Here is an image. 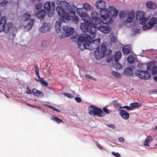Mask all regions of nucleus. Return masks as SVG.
<instances>
[{
    "instance_id": "8fccbe9b",
    "label": "nucleus",
    "mask_w": 157,
    "mask_h": 157,
    "mask_svg": "<svg viewBox=\"0 0 157 157\" xmlns=\"http://www.w3.org/2000/svg\"><path fill=\"white\" fill-rule=\"evenodd\" d=\"M86 78H91L92 79H94V80H95V79L94 78L92 77L91 76H90L89 74H86Z\"/></svg>"
},
{
    "instance_id": "39448f33",
    "label": "nucleus",
    "mask_w": 157,
    "mask_h": 157,
    "mask_svg": "<svg viewBox=\"0 0 157 157\" xmlns=\"http://www.w3.org/2000/svg\"><path fill=\"white\" fill-rule=\"evenodd\" d=\"M59 4L60 6H57L56 8L58 15L62 17L63 20H69L70 17L69 13L66 12L63 10L64 8L67 7L68 4L65 1H61L60 2Z\"/></svg>"
},
{
    "instance_id": "37998d69",
    "label": "nucleus",
    "mask_w": 157,
    "mask_h": 157,
    "mask_svg": "<svg viewBox=\"0 0 157 157\" xmlns=\"http://www.w3.org/2000/svg\"><path fill=\"white\" fill-rule=\"evenodd\" d=\"M112 154L117 157H121L120 154L118 152H115L114 151H113L112 152Z\"/></svg>"
},
{
    "instance_id": "a18cd8bd",
    "label": "nucleus",
    "mask_w": 157,
    "mask_h": 157,
    "mask_svg": "<svg viewBox=\"0 0 157 157\" xmlns=\"http://www.w3.org/2000/svg\"><path fill=\"white\" fill-rule=\"evenodd\" d=\"M64 95L67 96L69 98H72L73 97V96L71 94H68V93H65L64 94Z\"/></svg>"
},
{
    "instance_id": "5701e85b",
    "label": "nucleus",
    "mask_w": 157,
    "mask_h": 157,
    "mask_svg": "<svg viewBox=\"0 0 157 157\" xmlns=\"http://www.w3.org/2000/svg\"><path fill=\"white\" fill-rule=\"evenodd\" d=\"M55 27L57 33L61 31V21H58L56 22Z\"/></svg>"
},
{
    "instance_id": "bf43d9fd",
    "label": "nucleus",
    "mask_w": 157,
    "mask_h": 157,
    "mask_svg": "<svg viewBox=\"0 0 157 157\" xmlns=\"http://www.w3.org/2000/svg\"><path fill=\"white\" fill-rule=\"evenodd\" d=\"M154 129L155 130H156L157 129V126H156L154 128Z\"/></svg>"
},
{
    "instance_id": "cd10ccee",
    "label": "nucleus",
    "mask_w": 157,
    "mask_h": 157,
    "mask_svg": "<svg viewBox=\"0 0 157 157\" xmlns=\"http://www.w3.org/2000/svg\"><path fill=\"white\" fill-rule=\"evenodd\" d=\"M128 13L127 11H121L119 13V15L120 18H123L126 17V14Z\"/></svg>"
},
{
    "instance_id": "f03ea898",
    "label": "nucleus",
    "mask_w": 157,
    "mask_h": 157,
    "mask_svg": "<svg viewBox=\"0 0 157 157\" xmlns=\"http://www.w3.org/2000/svg\"><path fill=\"white\" fill-rule=\"evenodd\" d=\"M90 35V38L87 39V45L88 49L93 50L96 48L97 49L95 50L94 54L97 59H100L104 57L106 54V46L102 44L101 46H98L100 44V39L92 40L94 38H93L91 35Z\"/></svg>"
},
{
    "instance_id": "5fc2aeb1",
    "label": "nucleus",
    "mask_w": 157,
    "mask_h": 157,
    "mask_svg": "<svg viewBox=\"0 0 157 157\" xmlns=\"http://www.w3.org/2000/svg\"><path fill=\"white\" fill-rule=\"evenodd\" d=\"M38 77L39 78L38 79L35 78L34 79H35L36 81L37 82H39V81L40 82V81L41 80V78H42L40 77V76Z\"/></svg>"
},
{
    "instance_id": "6e6552de",
    "label": "nucleus",
    "mask_w": 157,
    "mask_h": 157,
    "mask_svg": "<svg viewBox=\"0 0 157 157\" xmlns=\"http://www.w3.org/2000/svg\"><path fill=\"white\" fill-rule=\"evenodd\" d=\"M89 114L91 116H97L99 117L104 116L105 114L102 109L94 105H91L89 107Z\"/></svg>"
},
{
    "instance_id": "f8f14e48",
    "label": "nucleus",
    "mask_w": 157,
    "mask_h": 157,
    "mask_svg": "<svg viewBox=\"0 0 157 157\" xmlns=\"http://www.w3.org/2000/svg\"><path fill=\"white\" fill-rule=\"evenodd\" d=\"M157 23V18L152 17L149 20L148 24L146 22L145 24L142 27V29L144 30L150 29Z\"/></svg>"
},
{
    "instance_id": "4c0bfd02",
    "label": "nucleus",
    "mask_w": 157,
    "mask_h": 157,
    "mask_svg": "<svg viewBox=\"0 0 157 157\" xmlns=\"http://www.w3.org/2000/svg\"><path fill=\"white\" fill-rule=\"evenodd\" d=\"M39 70L38 67L37 66H35V73L37 77H39Z\"/></svg>"
},
{
    "instance_id": "6e6d98bb",
    "label": "nucleus",
    "mask_w": 157,
    "mask_h": 157,
    "mask_svg": "<svg viewBox=\"0 0 157 157\" xmlns=\"http://www.w3.org/2000/svg\"><path fill=\"white\" fill-rule=\"evenodd\" d=\"M47 42L46 41H43L41 43L42 46H44L45 44H46Z\"/></svg>"
},
{
    "instance_id": "1a4fd4ad",
    "label": "nucleus",
    "mask_w": 157,
    "mask_h": 157,
    "mask_svg": "<svg viewBox=\"0 0 157 157\" xmlns=\"http://www.w3.org/2000/svg\"><path fill=\"white\" fill-rule=\"evenodd\" d=\"M44 8L47 12V15L49 17H52L54 13L55 4L54 2L51 3L49 1L46 2L44 5Z\"/></svg>"
},
{
    "instance_id": "72a5a7b5",
    "label": "nucleus",
    "mask_w": 157,
    "mask_h": 157,
    "mask_svg": "<svg viewBox=\"0 0 157 157\" xmlns=\"http://www.w3.org/2000/svg\"><path fill=\"white\" fill-rule=\"evenodd\" d=\"M114 67L117 70H119L122 68V67L120 63L117 62L114 65Z\"/></svg>"
},
{
    "instance_id": "7ed1b4c3",
    "label": "nucleus",
    "mask_w": 157,
    "mask_h": 157,
    "mask_svg": "<svg viewBox=\"0 0 157 157\" xmlns=\"http://www.w3.org/2000/svg\"><path fill=\"white\" fill-rule=\"evenodd\" d=\"M96 6L98 9L100 10V14L103 20H105L109 18V14L113 17L115 18L118 13V11L113 6L109 7V11L108 9H105V3L103 1H97L96 3Z\"/></svg>"
},
{
    "instance_id": "4468645a",
    "label": "nucleus",
    "mask_w": 157,
    "mask_h": 157,
    "mask_svg": "<svg viewBox=\"0 0 157 157\" xmlns=\"http://www.w3.org/2000/svg\"><path fill=\"white\" fill-rule=\"evenodd\" d=\"M135 13L134 11H131L128 12L127 20L125 22L131 23L134 18Z\"/></svg>"
},
{
    "instance_id": "a211bd4d",
    "label": "nucleus",
    "mask_w": 157,
    "mask_h": 157,
    "mask_svg": "<svg viewBox=\"0 0 157 157\" xmlns=\"http://www.w3.org/2000/svg\"><path fill=\"white\" fill-rule=\"evenodd\" d=\"M120 114L121 117L124 119H128L129 117V114L125 110L121 109L120 111Z\"/></svg>"
},
{
    "instance_id": "20e7f679",
    "label": "nucleus",
    "mask_w": 157,
    "mask_h": 157,
    "mask_svg": "<svg viewBox=\"0 0 157 157\" xmlns=\"http://www.w3.org/2000/svg\"><path fill=\"white\" fill-rule=\"evenodd\" d=\"M109 22L104 23L102 21L97 24L91 23L90 24L92 25V27L90 29L89 32L90 35H91L93 38H95L96 36V29L101 32L105 34H107L109 33L111 30V27L109 25Z\"/></svg>"
},
{
    "instance_id": "c9c22d12",
    "label": "nucleus",
    "mask_w": 157,
    "mask_h": 157,
    "mask_svg": "<svg viewBox=\"0 0 157 157\" xmlns=\"http://www.w3.org/2000/svg\"><path fill=\"white\" fill-rule=\"evenodd\" d=\"M72 20L75 23L77 24L79 21V19L78 17H77L76 16H75L71 17Z\"/></svg>"
},
{
    "instance_id": "4be33fe9",
    "label": "nucleus",
    "mask_w": 157,
    "mask_h": 157,
    "mask_svg": "<svg viewBox=\"0 0 157 157\" xmlns=\"http://www.w3.org/2000/svg\"><path fill=\"white\" fill-rule=\"evenodd\" d=\"M34 20L33 19L30 21L25 26V31H29L31 29L34 24Z\"/></svg>"
},
{
    "instance_id": "09e8293b",
    "label": "nucleus",
    "mask_w": 157,
    "mask_h": 157,
    "mask_svg": "<svg viewBox=\"0 0 157 157\" xmlns=\"http://www.w3.org/2000/svg\"><path fill=\"white\" fill-rule=\"evenodd\" d=\"M107 126L111 128H112L114 129L115 127L114 124H110L107 125Z\"/></svg>"
},
{
    "instance_id": "de8ad7c7",
    "label": "nucleus",
    "mask_w": 157,
    "mask_h": 157,
    "mask_svg": "<svg viewBox=\"0 0 157 157\" xmlns=\"http://www.w3.org/2000/svg\"><path fill=\"white\" fill-rule=\"evenodd\" d=\"M27 93L29 94H32V92L30 89L28 87H27L26 88V92Z\"/></svg>"
},
{
    "instance_id": "774afa93",
    "label": "nucleus",
    "mask_w": 157,
    "mask_h": 157,
    "mask_svg": "<svg viewBox=\"0 0 157 157\" xmlns=\"http://www.w3.org/2000/svg\"><path fill=\"white\" fill-rule=\"evenodd\" d=\"M137 30L138 31H140V30H139V29H137Z\"/></svg>"
},
{
    "instance_id": "aec40b11",
    "label": "nucleus",
    "mask_w": 157,
    "mask_h": 157,
    "mask_svg": "<svg viewBox=\"0 0 157 157\" xmlns=\"http://www.w3.org/2000/svg\"><path fill=\"white\" fill-rule=\"evenodd\" d=\"M133 72L132 70L130 68L127 67L125 69L123 74L128 76H130L133 75Z\"/></svg>"
},
{
    "instance_id": "9b49d317",
    "label": "nucleus",
    "mask_w": 157,
    "mask_h": 157,
    "mask_svg": "<svg viewBox=\"0 0 157 157\" xmlns=\"http://www.w3.org/2000/svg\"><path fill=\"white\" fill-rule=\"evenodd\" d=\"M135 74L138 77L141 79L147 80L151 78L150 73L146 71L137 70L135 71Z\"/></svg>"
},
{
    "instance_id": "0eeeda50",
    "label": "nucleus",
    "mask_w": 157,
    "mask_h": 157,
    "mask_svg": "<svg viewBox=\"0 0 157 157\" xmlns=\"http://www.w3.org/2000/svg\"><path fill=\"white\" fill-rule=\"evenodd\" d=\"M6 18L4 17L1 20L0 32H3L5 33H8L12 27L13 24L10 22H6Z\"/></svg>"
},
{
    "instance_id": "7c9ffc66",
    "label": "nucleus",
    "mask_w": 157,
    "mask_h": 157,
    "mask_svg": "<svg viewBox=\"0 0 157 157\" xmlns=\"http://www.w3.org/2000/svg\"><path fill=\"white\" fill-rule=\"evenodd\" d=\"M134 57L132 55L129 56L127 58V61L130 63H132L134 61Z\"/></svg>"
},
{
    "instance_id": "6ab92c4d",
    "label": "nucleus",
    "mask_w": 157,
    "mask_h": 157,
    "mask_svg": "<svg viewBox=\"0 0 157 157\" xmlns=\"http://www.w3.org/2000/svg\"><path fill=\"white\" fill-rule=\"evenodd\" d=\"M146 6L148 9L155 10L156 8V5L155 2H153L151 1H149L147 2Z\"/></svg>"
},
{
    "instance_id": "2eb2a0df",
    "label": "nucleus",
    "mask_w": 157,
    "mask_h": 157,
    "mask_svg": "<svg viewBox=\"0 0 157 157\" xmlns=\"http://www.w3.org/2000/svg\"><path fill=\"white\" fill-rule=\"evenodd\" d=\"M46 15V12L44 10L39 11L35 14L36 16L39 19H44Z\"/></svg>"
},
{
    "instance_id": "58836bf2",
    "label": "nucleus",
    "mask_w": 157,
    "mask_h": 157,
    "mask_svg": "<svg viewBox=\"0 0 157 157\" xmlns=\"http://www.w3.org/2000/svg\"><path fill=\"white\" fill-rule=\"evenodd\" d=\"M42 6V4L40 2H38L36 4L35 7L36 9L38 10L40 9Z\"/></svg>"
},
{
    "instance_id": "473e14b6",
    "label": "nucleus",
    "mask_w": 157,
    "mask_h": 157,
    "mask_svg": "<svg viewBox=\"0 0 157 157\" xmlns=\"http://www.w3.org/2000/svg\"><path fill=\"white\" fill-rule=\"evenodd\" d=\"M112 75L115 77L117 78H121V75L120 74L117 73L116 71H113L112 72Z\"/></svg>"
},
{
    "instance_id": "c03bdc74",
    "label": "nucleus",
    "mask_w": 157,
    "mask_h": 157,
    "mask_svg": "<svg viewBox=\"0 0 157 157\" xmlns=\"http://www.w3.org/2000/svg\"><path fill=\"white\" fill-rule=\"evenodd\" d=\"M50 108L52 109L53 110L55 111L56 112H59L60 111L58 109L54 107L51 106H50Z\"/></svg>"
},
{
    "instance_id": "c85d7f7f",
    "label": "nucleus",
    "mask_w": 157,
    "mask_h": 157,
    "mask_svg": "<svg viewBox=\"0 0 157 157\" xmlns=\"http://www.w3.org/2000/svg\"><path fill=\"white\" fill-rule=\"evenodd\" d=\"M113 56L112 54H108L106 58V60L107 62H109L113 59Z\"/></svg>"
},
{
    "instance_id": "b1692460",
    "label": "nucleus",
    "mask_w": 157,
    "mask_h": 157,
    "mask_svg": "<svg viewBox=\"0 0 157 157\" xmlns=\"http://www.w3.org/2000/svg\"><path fill=\"white\" fill-rule=\"evenodd\" d=\"M32 93L34 95L38 97H42L43 96V94L42 92L38 91L35 89H33Z\"/></svg>"
},
{
    "instance_id": "f257e3e1",
    "label": "nucleus",
    "mask_w": 157,
    "mask_h": 157,
    "mask_svg": "<svg viewBox=\"0 0 157 157\" xmlns=\"http://www.w3.org/2000/svg\"><path fill=\"white\" fill-rule=\"evenodd\" d=\"M76 12L81 17L82 19L85 21V22L80 24V27L82 31L84 32H89L90 29L92 27L91 23L94 24H97L101 21V20L99 18V14L96 12H92L91 13V18L85 12L82 8L77 9Z\"/></svg>"
},
{
    "instance_id": "e433bc0d",
    "label": "nucleus",
    "mask_w": 157,
    "mask_h": 157,
    "mask_svg": "<svg viewBox=\"0 0 157 157\" xmlns=\"http://www.w3.org/2000/svg\"><path fill=\"white\" fill-rule=\"evenodd\" d=\"M157 73V66L153 67L151 70V73L153 75H155Z\"/></svg>"
},
{
    "instance_id": "9d476101",
    "label": "nucleus",
    "mask_w": 157,
    "mask_h": 157,
    "mask_svg": "<svg viewBox=\"0 0 157 157\" xmlns=\"http://www.w3.org/2000/svg\"><path fill=\"white\" fill-rule=\"evenodd\" d=\"M145 13L143 11H138L137 12L136 18L140 21V23L143 25L145 24L146 22L148 20V19L145 17Z\"/></svg>"
},
{
    "instance_id": "49530a36",
    "label": "nucleus",
    "mask_w": 157,
    "mask_h": 157,
    "mask_svg": "<svg viewBox=\"0 0 157 157\" xmlns=\"http://www.w3.org/2000/svg\"><path fill=\"white\" fill-rule=\"evenodd\" d=\"M103 110L106 113L108 114L109 113V110L105 107H103Z\"/></svg>"
},
{
    "instance_id": "3c124183",
    "label": "nucleus",
    "mask_w": 157,
    "mask_h": 157,
    "mask_svg": "<svg viewBox=\"0 0 157 157\" xmlns=\"http://www.w3.org/2000/svg\"><path fill=\"white\" fill-rule=\"evenodd\" d=\"M119 141L121 143H123L124 142V139L123 138L121 137L119 138Z\"/></svg>"
},
{
    "instance_id": "79ce46f5",
    "label": "nucleus",
    "mask_w": 157,
    "mask_h": 157,
    "mask_svg": "<svg viewBox=\"0 0 157 157\" xmlns=\"http://www.w3.org/2000/svg\"><path fill=\"white\" fill-rule=\"evenodd\" d=\"M41 79V80L40 82L42 83V84L45 86H47L48 85V83L46 81L44 80V78H42Z\"/></svg>"
},
{
    "instance_id": "603ef678",
    "label": "nucleus",
    "mask_w": 157,
    "mask_h": 157,
    "mask_svg": "<svg viewBox=\"0 0 157 157\" xmlns=\"http://www.w3.org/2000/svg\"><path fill=\"white\" fill-rule=\"evenodd\" d=\"M96 144L97 146H98V147L99 148H100V149H103V147H102V146L101 145H100L98 143V142H97L96 143Z\"/></svg>"
},
{
    "instance_id": "f704fd0d",
    "label": "nucleus",
    "mask_w": 157,
    "mask_h": 157,
    "mask_svg": "<svg viewBox=\"0 0 157 157\" xmlns=\"http://www.w3.org/2000/svg\"><path fill=\"white\" fill-rule=\"evenodd\" d=\"M52 119L54 121H56L57 123H59L61 122H63L62 120L59 118L57 117H52Z\"/></svg>"
},
{
    "instance_id": "bb28decb",
    "label": "nucleus",
    "mask_w": 157,
    "mask_h": 157,
    "mask_svg": "<svg viewBox=\"0 0 157 157\" xmlns=\"http://www.w3.org/2000/svg\"><path fill=\"white\" fill-rule=\"evenodd\" d=\"M30 15L29 14L27 13H24L22 16L23 21H29L30 19Z\"/></svg>"
},
{
    "instance_id": "dca6fc26",
    "label": "nucleus",
    "mask_w": 157,
    "mask_h": 157,
    "mask_svg": "<svg viewBox=\"0 0 157 157\" xmlns=\"http://www.w3.org/2000/svg\"><path fill=\"white\" fill-rule=\"evenodd\" d=\"M50 26L47 23H44L43 26L39 28V30L41 32L45 33L48 31L50 29Z\"/></svg>"
},
{
    "instance_id": "e2e57ef3",
    "label": "nucleus",
    "mask_w": 157,
    "mask_h": 157,
    "mask_svg": "<svg viewBox=\"0 0 157 157\" xmlns=\"http://www.w3.org/2000/svg\"><path fill=\"white\" fill-rule=\"evenodd\" d=\"M71 13L74 14L75 13V12L74 11H72Z\"/></svg>"
},
{
    "instance_id": "0e129e2a",
    "label": "nucleus",
    "mask_w": 157,
    "mask_h": 157,
    "mask_svg": "<svg viewBox=\"0 0 157 157\" xmlns=\"http://www.w3.org/2000/svg\"><path fill=\"white\" fill-rule=\"evenodd\" d=\"M32 106H33V107H36V106L35 105H32Z\"/></svg>"
},
{
    "instance_id": "69168bd1",
    "label": "nucleus",
    "mask_w": 157,
    "mask_h": 157,
    "mask_svg": "<svg viewBox=\"0 0 157 157\" xmlns=\"http://www.w3.org/2000/svg\"><path fill=\"white\" fill-rule=\"evenodd\" d=\"M6 97L7 98H9V97H8L6 95Z\"/></svg>"
},
{
    "instance_id": "864d4df0",
    "label": "nucleus",
    "mask_w": 157,
    "mask_h": 157,
    "mask_svg": "<svg viewBox=\"0 0 157 157\" xmlns=\"http://www.w3.org/2000/svg\"><path fill=\"white\" fill-rule=\"evenodd\" d=\"M75 100L77 101L78 102H80L81 101V98L78 97L75 98Z\"/></svg>"
},
{
    "instance_id": "2f4dec72",
    "label": "nucleus",
    "mask_w": 157,
    "mask_h": 157,
    "mask_svg": "<svg viewBox=\"0 0 157 157\" xmlns=\"http://www.w3.org/2000/svg\"><path fill=\"white\" fill-rule=\"evenodd\" d=\"M130 106H131V107H132L133 110L134 108L140 107V105H139V104L137 102H134L130 104Z\"/></svg>"
},
{
    "instance_id": "f3484780",
    "label": "nucleus",
    "mask_w": 157,
    "mask_h": 157,
    "mask_svg": "<svg viewBox=\"0 0 157 157\" xmlns=\"http://www.w3.org/2000/svg\"><path fill=\"white\" fill-rule=\"evenodd\" d=\"M131 50V46L129 45H127L124 46L122 48V52L125 54H129Z\"/></svg>"
},
{
    "instance_id": "a19ab883",
    "label": "nucleus",
    "mask_w": 157,
    "mask_h": 157,
    "mask_svg": "<svg viewBox=\"0 0 157 157\" xmlns=\"http://www.w3.org/2000/svg\"><path fill=\"white\" fill-rule=\"evenodd\" d=\"M111 34H110V40L111 42L113 43H115L116 41V37L112 34L113 36H111Z\"/></svg>"
},
{
    "instance_id": "680f3d73",
    "label": "nucleus",
    "mask_w": 157,
    "mask_h": 157,
    "mask_svg": "<svg viewBox=\"0 0 157 157\" xmlns=\"http://www.w3.org/2000/svg\"><path fill=\"white\" fill-rule=\"evenodd\" d=\"M110 20L111 21V22H112V20L110 17Z\"/></svg>"
},
{
    "instance_id": "423d86ee",
    "label": "nucleus",
    "mask_w": 157,
    "mask_h": 157,
    "mask_svg": "<svg viewBox=\"0 0 157 157\" xmlns=\"http://www.w3.org/2000/svg\"><path fill=\"white\" fill-rule=\"evenodd\" d=\"M89 38L90 35L87 34H84V36H79L77 44L78 46L79 49L81 50L85 49H88L87 40Z\"/></svg>"
},
{
    "instance_id": "338daca9",
    "label": "nucleus",
    "mask_w": 157,
    "mask_h": 157,
    "mask_svg": "<svg viewBox=\"0 0 157 157\" xmlns=\"http://www.w3.org/2000/svg\"><path fill=\"white\" fill-rule=\"evenodd\" d=\"M119 104H117V106H119Z\"/></svg>"
},
{
    "instance_id": "a878e982",
    "label": "nucleus",
    "mask_w": 157,
    "mask_h": 157,
    "mask_svg": "<svg viewBox=\"0 0 157 157\" xmlns=\"http://www.w3.org/2000/svg\"><path fill=\"white\" fill-rule=\"evenodd\" d=\"M83 6L84 8H82L84 9L85 12V10H90L92 9L91 6L87 3H85L83 4Z\"/></svg>"
},
{
    "instance_id": "ea45409f",
    "label": "nucleus",
    "mask_w": 157,
    "mask_h": 157,
    "mask_svg": "<svg viewBox=\"0 0 157 157\" xmlns=\"http://www.w3.org/2000/svg\"><path fill=\"white\" fill-rule=\"evenodd\" d=\"M120 108H125L127 109L128 110H133V109L132 108V107H131V106H128L127 105L124 106L123 107H119Z\"/></svg>"
},
{
    "instance_id": "412c9836",
    "label": "nucleus",
    "mask_w": 157,
    "mask_h": 157,
    "mask_svg": "<svg viewBox=\"0 0 157 157\" xmlns=\"http://www.w3.org/2000/svg\"><path fill=\"white\" fill-rule=\"evenodd\" d=\"M122 53L120 51H117L115 53L114 56V61L118 62L121 59L122 56Z\"/></svg>"
},
{
    "instance_id": "13d9d810",
    "label": "nucleus",
    "mask_w": 157,
    "mask_h": 157,
    "mask_svg": "<svg viewBox=\"0 0 157 157\" xmlns=\"http://www.w3.org/2000/svg\"><path fill=\"white\" fill-rule=\"evenodd\" d=\"M45 105L47 107H48V108H50V106H51V105H48V104H45Z\"/></svg>"
},
{
    "instance_id": "393cba45",
    "label": "nucleus",
    "mask_w": 157,
    "mask_h": 157,
    "mask_svg": "<svg viewBox=\"0 0 157 157\" xmlns=\"http://www.w3.org/2000/svg\"><path fill=\"white\" fill-rule=\"evenodd\" d=\"M152 140L153 139L151 136H148L144 142V145L145 146H149L150 143Z\"/></svg>"
},
{
    "instance_id": "052dcab7",
    "label": "nucleus",
    "mask_w": 157,
    "mask_h": 157,
    "mask_svg": "<svg viewBox=\"0 0 157 157\" xmlns=\"http://www.w3.org/2000/svg\"><path fill=\"white\" fill-rule=\"evenodd\" d=\"M27 104L29 106H32V105L28 103H27Z\"/></svg>"
},
{
    "instance_id": "c756f323",
    "label": "nucleus",
    "mask_w": 157,
    "mask_h": 157,
    "mask_svg": "<svg viewBox=\"0 0 157 157\" xmlns=\"http://www.w3.org/2000/svg\"><path fill=\"white\" fill-rule=\"evenodd\" d=\"M8 3L7 0H0V7L6 6Z\"/></svg>"
},
{
    "instance_id": "ddd939ff",
    "label": "nucleus",
    "mask_w": 157,
    "mask_h": 157,
    "mask_svg": "<svg viewBox=\"0 0 157 157\" xmlns=\"http://www.w3.org/2000/svg\"><path fill=\"white\" fill-rule=\"evenodd\" d=\"M63 28L65 33H63L61 35L60 37L62 38H64L66 37L71 35L73 33L74 31L73 28L67 26H63Z\"/></svg>"
},
{
    "instance_id": "4d7b16f0",
    "label": "nucleus",
    "mask_w": 157,
    "mask_h": 157,
    "mask_svg": "<svg viewBox=\"0 0 157 157\" xmlns=\"http://www.w3.org/2000/svg\"><path fill=\"white\" fill-rule=\"evenodd\" d=\"M154 79L157 82V76L154 77Z\"/></svg>"
}]
</instances>
